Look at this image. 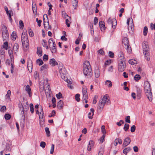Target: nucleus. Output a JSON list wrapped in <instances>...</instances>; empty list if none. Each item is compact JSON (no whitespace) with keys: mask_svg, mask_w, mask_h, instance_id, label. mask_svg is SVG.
Returning a JSON list of instances; mask_svg holds the SVG:
<instances>
[{"mask_svg":"<svg viewBox=\"0 0 155 155\" xmlns=\"http://www.w3.org/2000/svg\"><path fill=\"white\" fill-rule=\"evenodd\" d=\"M46 145V143L45 142L41 141L40 143V146L43 148H44Z\"/></svg>","mask_w":155,"mask_h":155,"instance_id":"nucleus-55","label":"nucleus"},{"mask_svg":"<svg viewBox=\"0 0 155 155\" xmlns=\"http://www.w3.org/2000/svg\"><path fill=\"white\" fill-rule=\"evenodd\" d=\"M142 47L144 57L147 58H149L150 57L149 48L147 42L144 41L142 44Z\"/></svg>","mask_w":155,"mask_h":155,"instance_id":"nucleus-3","label":"nucleus"},{"mask_svg":"<svg viewBox=\"0 0 155 155\" xmlns=\"http://www.w3.org/2000/svg\"><path fill=\"white\" fill-rule=\"evenodd\" d=\"M98 53L99 54H100L101 55H103L104 54V52L103 50L101 49L98 51Z\"/></svg>","mask_w":155,"mask_h":155,"instance_id":"nucleus-64","label":"nucleus"},{"mask_svg":"<svg viewBox=\"0 0 155 155\" xmlns=\"http://www.w3.org/2000/svg\"><path fill=\"white\" fill-rule=\"evenodd\" d=\"M54 150V145L52 144L51 146L50 153L51 154L53 153Z\"/></svg>","mask_w":155,"mask_h":155,"instance_id":"nucleus-60","label":"nucleus"},{"mask_svg":"<svg viewBox=\"0 0 155 155\" xmlns=\"http://www.w3.org/2000/svg\"><path fill=\"white\" fill-rule=\"evenodd\" d=\"M126 67V63L124 59H121L118 61V69L120 72H122Z\"/></svg>","mask_w":155,"mask_h":155,"instance_id":"nucleus-4","label":"nucleus"},{"mask_svg":"<svg viewBox=\"0 0 155 155\" xmlns=\"http://www.w3.org/2000/svg\"><path fill=\"white\" fill-rule=\"evenodd\" d=\"M12 36L13 38V40H15L16 38V34L15 32H13L12 34Z\"/></svg>","mask_w":155,"mask_h":155,"instance_id":"nucleus-63","label":"nucleus"},{"mask_svg":"<svg viewBox=\"0 0 155 155\" xmlns=\"http://www.w3.org/2000/svg\"><path fill=\"white\" fill-rule=\"evenodd\" d=\"M39 121V124L41 126L43 125L44 124L45 120L44 118H41Z\"/></svg>","mask_w":155,"mask_h":155,"instance_id":"nucleus-54","label":"nucleus"},{"mask_svg":"<svg viewBox=\"0 0 155 155\" xmlns=\"http://www.w3.org/2000/svg\"><path fill=\"white\" fill-rule=\"evenodd\" d=\"M95 77L96 78H98L100 75V71L98 68H97L95 69L94 71Z\"/></svg>","mask_w":155,"mask_h":155,"instance_id":"nucleus-19","label":"nucleus"},{"mask_svg":"<svg viewBox=\"0 0 155 155\" xmlns=\"http://www.w3.org/2000/svg\"><path fill=\"white\" fill-rule=\"evenodd\" d=\"M49 46L50 48H51V45L55 44L54 41H53L52 38H50L48 41Z\"/></svg>","mask_w":155,"mask_h":155,"instance_id":"nucleus-24","label":"nucleus"},{"mask_svg":"<svg viewBox=\"0 0 155 155\" xmlns=\"http://www.w3.org/2000/svg\"><path fill=\"white\" fill-rule=\"evenodd\" d=\"M83 99H87L88 97L87 91L86 89L83 88L82 91Z\"/></svg>","mask_w":155,"mask_h":155,"instance_id":"nucleus-13","label":"nucleus"},{"mask_svg":"<svg viewBox=\"0 0 155 155\" xmlns=\"http://www.w3.org/2000/svg\"><path fill=\"white\" fill-rule=\"evenodd\" d=\"M124 123V121L122 120H120L119 122H117L116 123V124L118 126H120L122 124H123Z\"/></svg>","mask_w":155,"mask_h":155,"instance_id":"nucleus-48","label":"nucleus"},{"mask_svg":"<svg viewBox=\"0 0 155 155\" xmlns=\"http://www.w3.org/2000/svg\"><path fill=\"white\" fill-rule=\"evenodd\" d=\"M2 38L4 41L8 40L9 35L7 28L5 25H3L2 28Z\"/></svg>","mask_w":155,"mask_h":155,"instance_id":"nucleus-5","label":"nucleus"},{"mask_svg":"<svg viewBox=\"0 0 155 155\" xmlns=\"http://www.w3.org/2000/svg\"><path fill=\"white\" fill-rule=\"evenodd\" d=\"M4 117L5 119H6V120H8L10 119V118H11V116L10 114H6L5 115Z\"/></svg>","mask_w":155,"mask_h":155,"instance_id":"nucleus-46","label":"nucleus"},{"mask_svg":"<svg viewBox=\"0 0 155 155\" xmlns=\"http://www.w3.org/2000/svg\"><path fill=\"white\" fill-rule=\"evenodd\" d=\"M78 1L77 0H73L72 1L73 6L74 9L78 7Z\"/></svg>","mask_w":155,"mask_h":155,"instance_id":"nucleus-28","label":"nucleus"},{"mask_svg":"<svg viewBox=\"0 0 155 155\" xmlns=\"http://www.w3.org/2000/svg\"><path fill=\"white\" fill-rule=\"evenodd\" d=\"M131 140L130 137H127L124 140L123 146L125 147L128 145L130 143Z\"/></svg>","mask_w":155,"mask_h":155,"instance_id":"nucleus-10","label":"nucleus"},{"mask_svg":"<svg viewBox=\"0 0 155 155\" xmlns=\"http://www.w3.org/2000/svg\"><path fill=\"white\" fill-rule=\"evenodd\" d=\"M129 125L127 124H125L124 127V129L125 131H127L129 127Z\"/></svg>","mask_w":155,"mask_h":155,"instance_id":"nucleus-38","label":"nucleus"},{"mask_svg":"<svg viewBox=\"0 0 155 155\" xmlns=\"http://www.w3.org/2000/svg\"><path fill=\"white\" fill-rule=\"evenodd\" d=\"M127 24L128 25V29L129 32L132 33L134 30V28L133 22L131 18H130L127 20Z\"/></svg>","mask_w":155,"mask_h":155,"instance_id":"nucleus-6","label":"nucleus"},{"mask_svg":"<svg viewBox=\"0 0 155 155\" xmlns=\"http://www.w3.org/2000/svg\"><path fill=\"white\" fill-rule=\"evenodd\" d=\"M63 102L62 100H60L58 103L57 107L59 109L63 108Z\"/></svg>","mask_w":155,"mask_h":155,"instance_id":"nucleus-18","label":"nucleus"},{"mask_svg":"<svg viewBox=\"0 0 155 155\" xmlns=\"http://www.w3.org/2000/svg\"><path fill=\"white\" fill-rule=\"evenodd\" d=\"M8 53L9 54L10 58H13L14 56L13 55V52L12 50L11 49L8 50Z\"/></svg>","mask_w":155,"mask_h":155,"instance_id":"nucleus-34","label":"nucleus"},{"mask_svg":"<svg viewBox=\"0 0 155 155\" xmlns=\"http://www.w3.org/2000/svg\"><path fill=\"white\" fill-rule=\"evenodd\" d=\"M130 117L129 116H128L126 117L125 118V121L126 122L130 123Z\"/></svg>","mask_w":155,"mask_h":155,"instance_id":"nucleus-50","label":"nucleus"},{"mask_svg":"<svg viewBox=\"0 0 155 155\" xmlns=\"http://www.w3.org/2000/svg\"><path fill=\"white\" fill-rule=\"evenodd\" d=\"M48 68V67L47 66V65L45 64H44V65L42 66L41 68V71H42L43 70H44L46 69H47Z\"/></svg>","mask_w":155,"mask_h":155,"instance_id":"nucleus-62","label":"nucleus"},{"mask_svg":"<svg viewBox=\"0 0 155 155\" xmlns=\"http://www.w3.org/2000/svg\"><path fill=\"white\" fill-rule=\"evenodd\" d=\"M108 96L107 94L105 95L100 100L105 104L106 102L110 103V101L108 99Z\"/></svg>","mask_w":155,"mask_h":155,"instance_id":"nucleus-11","label":"nucleus"},{"mask_svg":"<svg viewBox=\"0 0 155 155\" xmlns=\"http://www.w3.org/2000/svg\"><path fill=\"white\" fill-rule=\"evenodd\" d=\"M140 78V77L139 74H136L134 77V80L136 81H139Z\"/></svg>","mask_w":155,"mask_h":155,"instance_id":"nucleus-43","label":"nucleus"},{"mask_svg":"<svg viewBox=\"0 0 155 155\" xmlns=\"http://www.w3.org/2000/svg\"><path fill=\"white\" fill-rule=\"evenodd\" d=\"M83 73L85 76L87 78L91 77L92 75V70L90 63L88 61L84 62L83 65Z\"/></svg>","mask_w":155,"mask_h":155,"instance_id":"nucleus-1","label":"nucleus"},{"mask_svg":"<svg viewBox=\"0 0 155 155\" xmlns=\"http://www.w3.org/2000/svg\"><path fill=\"white\" fill-rule=\"evenodd\" d=\"M3 47L4 48H5L7 50L8 48V43L7 41L5 42L3 45Z\"/></svg>","mask_w":155,"mask_h":155,"instance_id":"nucleus-47","label":"nucleus"},{"mask_svg":"<svg viewBox=\"0 0 155 155\" xmlns=\"http://www.w3.org/2000/svg\"><path fill=\"white\" fill-rule=\"evenodd\" d=\"M59 71L61 74H63V75H61V78H62V77L64 78V76H65L64 75L66 74V71H65V69L63 68H60Z\"/></svg>","mask_w":155,"mask_h":155,"instance_id":"nucleus-23","label":"nucleus"},{"mask_svg":"<svg viewBox=\"0 0 155 155\" xmlns=\"http://www.w3.org/2000/svg\"><path fill=\"white\" fill-rule=\"evenodd\" d=\"M56 96L58 99H60L62 97V95L61 92H59L56 95Z\"/></svg>","mask_w":155,"mask_h":155,"instance_id":"nucleus-51","label":"nucleus"},{"mask_svg":"<svg viewBox=\"0 0 155 155\" xmlns=\"http://www.w3.org/2000/svg\"><path fill=\"white\" fill-rule=\"evenodd\" d=\"M13 49L14 51H17L18 49V44L15 43L14 44L13 46Z\"/></svg>","mask_w":155,"mask_h":155,"instance_id":"nucleus-37","label":"nucleus"},{"mask_svg":"<svg viewBox=\"0 0 155 155\" xmlns=\"http://www.w3.org/2000/svg\"><path fill=\"white\" fill-rule=\"evenodd\" d=\"M52 48H51V52L53 53H55L56 51V45L54 44L51 45Z\"/></svg>","mask_w":155,"mask_h":155,"instance_id":"nucleus-32","label":"nucleus"},{"mask_svg":"<svg viewBox=\"0 0 155 155\" xmlns=\"http://www.w3.org/2000/svg\"><path fill=\"white\" fill-rule=\"evenodd\" d=\"M148 32V28L147 26H145L143 28V35L144 36H146Z\"/></svg>","mask_w":155,"mask_h":155,"instance_id":"nucleus-33","label":"nucleus"},{"mask_svg":"<svg viewBox=\"0 0 155 155\" xmlns=\"http://www.w3.org/2000/svg\"><path fill=\"white\" fill-rule=\"evenodd\" d=\"M141 90L139 88H137V97L138 99H140L141 97Z\"/></svg>","mask_w":155,"mask_h":155,"instance_id":"nucleus-12","label":"nucleus"},{"mask_svg":"<svg viewBox=\"0 0 155 155\" xmlns=\"http://www.w3.org/2000/svg\"><path fill=\"white\" fill-rule=\"evenodd\" d=\"M94 144V142L92 140H91L89 141V145L87 147V149L88 151H91V147H93Z\"/></svg>","mask_w":155,"mask_h":155,"instance_id":"nucleus-14","label":"nucleus"},{"mask_svg":"<svg viewBox=\"0 0 155 155\" xmlns=\"http://www.w3.org/2000/svg\"><path fill=\"white\" fill-rule=\"evenodd\" d=\"M37 54L39 56H41L42 55V50L41 48L38 47Z\"/></svg>","mask_w":155,"mask_h":155,"instance_id":"nucleus-26","label":"nucleus"},{"mask_svg":"<svg viewBox=\"0 0 155 155\" xmlns=\"http://www.w3.org/2000/svg\"><path fill=\"white\" fill-rule=\"evenodd\" d=\"M56 112L55 110H53L52 111V112L50 113L48 115V117H54L55 116Z\"/></svg>","mask_w":155,"mask_h":155,"instance_id":"nucleus-44","label":"nucleus"},{"mask_svg":"<svg viewBox=\"0 0 155 155\" xmlns=\"http://www.w3.org/2000/svg\"><path fill=\"white\" fill-rule=\"evenodd\" d=\"M45 130L46 132L47 137H49L50 136V132L49 131V128L47 127H45Z\"/></svg>","mask_w":155,"mask_h":155,"instance_id":"nucleus-35","label":"nucleus"},{"mask_svg":"<svg viewBox=\"0 0 155 155\" xmlns=\"http://www.w3.org/2000/svg\"><path fill=\"white\" fill-rule=\"evenodd\" d=\"M20 28L21 29H22L24 27V23L23 21L20 20L19 21Z\"/></svg>","mask_w":155,"mask_h":155,"instance_id":"nucleus-53","label":"nucleus"},{"mask_svg":"<svg viewBox=\"0 0 155 155\" xmlns=\"http://www.w3.org/2000/svg\"><path fill=\"white\" fill-rule=\"evenodd\" d=\"M109 56L110 57L113 58L114 57V54L113 52L112 51H110L108 53Z\"/></svg>","mask_w":155,"mask_h":155,"instance_id":"nucleus-59","label":"nucleus"},{"mask_svg":"<svg viewBox=\"0 0 155 155\" xmlns=\"http://www.w3.org/2000/svg\"><path fill=\"white\" fill-rule=\"evenodd\" d=\"M40 111L39 112V119L44 118V113L43 110V108L42 107L40 108Z\"/></svg>","mask_w":155,"mask_h":155,"instance_id":"nucleus-21","label":"nucleus"},{"mask_svg":"<svg viewBox=\"0 0 155 155\" xmlns=\"http://www.w3.org/2000/svg\"><path fill=\"white\" fill-rule=\"evenodd\" d=\"M64 76V77H62V78L64 80L66 81L68 83L70 84H71L72 83V81L71 80L68 79L67 78L65 77V76Z\"/></svg>","mask_w":155,"mask_h":155,"instance_id":"nucleus-31","label":"nucleus"},{"mask_svg":"<svg viewBox=\"0 0 155 155\" xmlns=\"http://www.w3.org/2000/svg\"><path fill=\"white\" fill-rule=\"evenodd\" d=\"M11 94V91L10 90H8V91L7 94H6L5 96L6 99L8 100H10V96Z\"/></svg>","mask_w":155,"mask_h":155,"instance_id":"nucleus-29","label":"nucleus"},{"mask_svg":"<svg viewBox=\"0 0 155 155\" xmlns=\"http://www.w3.org/2000/svg\"><path fill=\"white\" fill-rule=\"evenodd\" d=\"M102 132L104 134L106 133V131L105 129V127L104 125H102L101 127Z\"/></svg>","mask_w":155,"mask_h":155,"instance_id":"nucleus-45","label":"nucleus"},{"mask_svg":"<svg viewBox=\"0 0 155 155\" xmlns=\"http://www.w3.org/2000/svg\"><path fill=\"white\" fill-rule=\"evenodd\" d=\"M108 23L112 26V27L113 29L115 28V26L117 25V22L116 19L115 18L112 19L109 18L107 21Z\"/></svg>","mask_w":155,"mask_h":155,"instance_id":"nucleus-7","label":"nucleus"},{"mask_svg":"<svg viewBox=\"0 0 155 155\" xmlns=\"http://www.w3.org/2000/svg\"><path fill=\"white\" fill-rule=\"evenodd\" d=\"M14 59H8L6 61V64L9 65L10 64H11V63H14Z\"/></svg>","mask_w":155,"mask_h":155,"instance_id":"nucleus-27","label":"nucleus"},{"mask_svg":"<svg viewBox=\"0 0 155 155\" xmlns=\"http://www.w3.org/2000/svg\"><path fill=\"white\" fill-rule=\"evenodd\" d=\"M29 34V35L31 37H32L34 35L33 32L32 30L31 29H29L28 30Z\"/></svg>","mask_w":155,"mask_h":155,"instance_id":"nucleus-57","label":"nucleus"},{"mask_svg":"<svg viewBox=\"0 0 155 155\" xmlns=\"http://www.w3.org/2000/svg\"><path fill=\"white\" fill-rule=\"evenodd\" d=\"M136 130V126L134 125H133L132 127H131L130 128V131L131 132H134Z\"/></svg>","mask_w":155,"mask_h":155,"instance_id":"nucleus-61","label":"nucleus"},{"mask_svg":"<svg viewBox=\"0 0 155 155\" xmlns=\"http://www.w3.org/2000/svg\"><path fill=\"white\" fill-rule=\"evenodd\" d=\"M145 92L148 99L150 101H151L152 100V95L151 90H150V91H146Z\"/></svg>","mask_w":155,"mask_h":155,"instance_id":"nucleus-9","label":"nucleus"},{"mask_svg":"<svg viewBox=\"0 0 155 155\" xmlns=\"http://www.w3.org/2000/svg\"><path fill=\"white\" fill-rule=\"evenodd\" d=\"M7 14L8 15L10 21L12 20V19L11 18V13H12V10H10L9 12V11L6 12Z\"/></svg>","mask_w":155,"mask_h":155,"instance_id":"nucleus-39","label":"nucleus"},{"mask_svg":"<svg viewBox=\"0 0 155 155\" xmlns=\"http://www.w3.org/2000/svg\"><path fill=\"white\" fill-rule=\"evenodd\" d=\"M36 63L39 65H41L43 64V62L41 59H38L36 60Z\"/></svg>","mask_w":155,"mask_h":155,"instance_id":"nucleus-36","label":"nucleus"},{"mask_svg":"<svg viewBox=\"0 0 155 155\" xmlns=\"http://www.w3.org/2000/svg\"><path fill=\"white\" fill-rule=\"evenodd\" d=\"M105 137V135L104 134L100 139L99 140L101 143H103L104 141Z\"/></svg>","mask_w":155,"mask_h":155,"instance_id":"nucleus-52","label":"nucleus"},{"mask_svg":"<svg viewBox=\"0 0 155 155\" xmlns=\"http://www.w3.org/2000/svg\"><path fill=\"white\" fill-rule=\"evenodd\" d=\"M25 91L28 92L29 96L31 97V96L32 94L31 92V89L29 85L28 84L26 87Z\"/></svg>","mask_w":155,"mask_h":155,"instance_id":"nucleus-16","label":"nucleus"},{"mask_svg":"<svg viewBox=\"0 0 155 155\" xmlns=\"http://www.w3.org/2000/svg\"><path fill=\"white\" fill-rule=\"evenodd\" d=\"M6 107L5 106H3L0 109V110L2 112H4L6 111Z\"/></svg>","mask_w":155,"mask_h":155,"instance_id":"nucleus-58","label":"nucleus"},{"mask_svg":"<svg viewBox=\"0 0 155 155\" xmlns=\"http://www.w3.org/2000/svg\"><path fill=\"white\" fill-rule=\"evenodd\" d=\"M131 150L130 147H127L125 148L123 150V153L127 155V153L129 152Z\"/></svg>","mask_w":155,"mask_h":155,"instance_id":"nucleus-25","label":"nucleus"},{"mask_svg":"<svg viewBox=\"0 0 155 155\" xmlns=\"http://www.w3.org/2000/svg\"><path fill=\"white\" fill-rule=\"evenodd\" d=\"M49 63L52 66H54L57 65L58 64L54 59H51L49 61Z\"/></svg>","mask_w":155,"mask_h":155,"instance_id":"nucleus-15","label":"nucleus"},{"mask_svg":"<svg viewBox=\"0 0 155 155\" xmlns=\"http://www.w3.org/2000/svg\"><path fill=\"white\" fill-rule=\"evenodd\" d=\"M118 57L119 58H124L123 53L121 52H119L118 54Z\"/></svg>","mask_w":155,"mask_h":155,"instance_id":"nucleus-56","label":"nucleus"},{"mask_svg":"<svg viewBox=\"0 0 155 155\" xmlns=\"http://www.w3.org/2000/svg\"><path fill=\"white\" fill-rule=\"evenodd\" d=\"M122 42L123 44H124L125 46L129 45V43L128 40L127 38H124L122 40Z\"/></svg>","mask_w":155,"mask_h":155,"instance_id":"nucleus-22","label":"nucleus"},{"mask_svg":"<svg viewBox=\"0 0 155 155\" xmlns=\"http://www.w3.org/2000/svg\"><path fill=\"white\" fill-rule=\"evenodd\" d=\"M21 40L23 48L27 50L29 46L27 34L25 32L22 34Z\"/></svg>","mask_w":155,"mask_h":155,"instance_id":"nucleus-2","label":"nucleus"},{"mask_svg":"<svg viewBox=\"0 0 155 155\" xmlns=\"http://www.w3.org/2000/svg\"><path fill=\"white\" fill-rule=\"evenodd\" d=\"M30 107L31 113L32 114L34 112V106L32 104H30Z\"/></svg>","mask_w":155,"mask_h":155,"instance_id":"nucleus-42","label":"nucleus"},{"mask_svg":"<svg viewBox=\"0 0 155 155\" xmlns=\"http://www.w3.org/2000/svg\"><path fill=\"white\" fill-rule=\"evenodd\" d=\"M105 104L102 102L100 100L99 102V104L97 107V108L100 109V110L103 109Z\"/></svg>","mask_w":155,"mask_h":155,"instance_id":"nucleus-17","label":"nucleus"},{"mask_svg":"<svg viewBox=\"0 0 155 155\" xmlns=\"http://www.w3.org/2000/svg\"><path fill=\"white\" fill-rule=\"evenodd\" d=\"M80 95L79 94H76L75 96V100L78 102H79L80 101Z\"/></svg>","mask_w":155,"mask_h":155,"instance_id":"nucleus-41","label":"nucleus"},{"mask_svg":"<svg viewBox=\"0 0 155 155\" xmlns=\"http://www.w3.org/2000/svg\"><path fill=\"white\" fill-rule=\"evenodd\" d=\"M145 91H150L151 90L150 84L149 82L146 81L144 83Z\"/></svg>","mask_w":155,"mask_h":155,"instance_id":"nucleus-8","label":"nucleus"},{"mask_svg":"<svg viewBox=\"0 0 155 155\" xmlns=\"http://www.w3.org/2000/svg\"><path fill=\"white\" fill-rule=\"evenodd\" d=\"M137 59H130L129 60V63L131 65H133L137 64Z\"/></svg>","mask_w":155,"mask_h":155,"instance_id":"nucleus-20","label":"nucleus"},{"mask_svg":"<svg viewBox=\"0 0 155 155\" xmlns=\"http://www.w3.org/2000/svg\"><path fill=\"white\" fill-rule=\"evenodd\" d=\"M129 46V45H127L125 46L127 52L129 53H130L131 51V47Z\"/></svg>","mask_w":155,"mask_h":155,"instance_id":"nucleus-49","label":"nucleus"},{"mask_svg":"<svg viewBox=\"0 0 155 155\" xmlns=\"http://www.w3.org/2000/svg\"><path fill=\"white\" fill-rule=\"evenodd\" d=\"M112 62V60L110 59L109 60H107L105 62V65H110Z\"/></svg>","mask_w":155,"mask_h":155,"instance_id":"nucleus-40","label":"nucleus"},{"mask_svg":"<svg viewBox=\"0 0 155 155\" xmlns=\"http://www.w3.org/2000/svg\"><path fill=\"white\" fill-rule=\"evenodd\" d=\"M105 84L107 85L108 87H110L112 86V83L110 80H107L105 82Z\"/></svg>","mask_w":155,"mask_h":155,"instance_id":"nucleus-30","label":"nucleus"}]
</instances>
